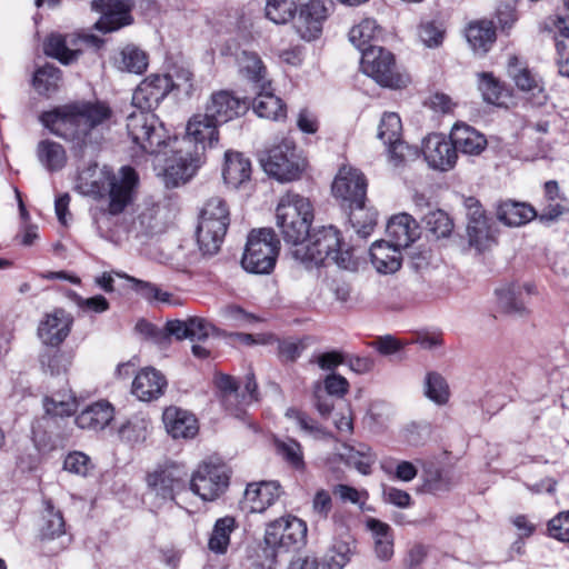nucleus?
Returning a JSON list of instances; mask_svg holds the SVG:
<instances>
[{"instance_id": "1", "label": "nucleus", "mask_w": 569, "mask_h": 569, "mask_svg": "<svg viewBox=\"0 0 569 569\" xmlns=\"http://www.w3.org/2000/svg\"><path fill=\"white\" fill-rule=\"evenodd\" d=\"M113 111L103 101H77L43 112L42 124L78 144L98 143L112 124Z\"/></svg>"}, {"instance_id": "2", "label": "nucleus", "mask_w": 569, "mask_h": 569, "mask_svg": "<svg viewBox=\"0 0 569 569\" xmlns=\"http://www.w3.org/2000/svg\"><path fill=\"white\" fill-rule=\"evenodd\" d=\"M138 178L134 170L130 167H123L119 174L102 170L101 178L91 183L89 193L96 197L109 196L108 210L99 209L92 212L93 222L99 234L107 238L111 216L121 213L133 199V190Z\"/></svg>"}, {"instance_id": "3", "label": "nucleus", "mask_w": 569, "mask_h": 569, "mask_svg": "<svg viewBox=\"0 0 569 569\" xmlns=\"http://www.w3.org/2000/svg\"><path fill=\"white\" fill-rule=\"evenodd\" d=\"M292 257L307 269L319 267L328 261L342 269L355 267L350 250L341 249L339 230L333 226L313 229L291 250Z\"/></svg>"}, {"instance_id": "4", "label": "nucleus", "mask_w": 569, "mask_h": 569, "mask_svg": "<svg viewBox=\"0 0 569 569\" xmlns=\"http://www.w3.org/2000/svg\"><path fill=\"white\" fill-rule=\"evenodd\" d=\"M307 538V525L295 516H284L271 521L266 529L263 546L257 551L253 561L256 569H273L281 551L301 548Z\"/></svg>"}, {"instance_id": "5", "label": "nucleus", "mask_w": 569, "mask_h": 569, "mask_svg": "<svg viewBox=\"0 0 569 569\" xmlns=\"http://www.w3.org/2000/svg\"><path fill=\"white\" fill-rule=\"evenodd\" d=\"M276 218L277 227L284 242L296 248L310 231L313 208L308 198L295 192H287L280 198Z\"/></svg>"}, {"instance_id": "6", "label": "nucleus", "mask_w": 569, "mask_h": 569, "mask_svg": "<svg viewBox=\"0 0 569 569\" xmlns=\"http://www.w3.org/2000/svg\"><path fill=\"white\" fill-rule=\"evenodd\" d=\"M230 212L220 197L210 198L203 206L197 228V242L203 256L216 254L227 233Z\"/></svg>"}, {"instance_id": "7", "label": "nucleus", "mask_w": 569, "mask_h": 569, "mask_svg": "<svg viewBox=\"0 0 569 569\" xmlns=\"http://www.w3.org/2000/svg\"><path fill=\"white\" fill-rule=\"evenodd\" d=\"M279 253V240L270 228L253 229L247 239L241 259L243 269L251 273H270Z\"/></svg>"}, {"instance_id": "8", "label": "nucleus", "mask_w": 569, "mask_h": 569, "mask_svg": "<svg viewBox=\"0 0 569 569\" xmlns=\"http://www.w3.org/2000/svg\"><path fill=\"white\" fill-rule=\"evenodd\" d=\"M127 130L132 142L144 153L159 154L170 141L163 123L153 112H131L127 117Z\"/></svg>"}, {"instance_id": "9", "label": "nucleus", "mask_w": 569, "mask_h": 569, "mask_svg": "<svg viewBox=\"0 0 569 569\" xmlns=\"http://www.w3.org/2000/svg\"><path fill=\"white\" fill-rule=\"evenodd\" d=\"M360 66L365 74L382 87L399 89L409 82V78L398 71L393 54L382 47L368 46Z\"/></svg>"}, {"instance_id": "10", "label": "nucleus", "mask_w": 569, "mask_h": 569, "mask_svg": "<svg viewBox=\"0 0 569 569\" xmlns=\"http://www.w3.org/2000/svg\"><path fill=\"white\" fill-rule=\"evenodd\" d=\"M263 170L279 181H292L300 177L302 162L291 141H283L269 149L260 158Z\"/></svg>"}, {"instance_id": "11", "label": "nucleus", "mask_w": 569, "mask_h": 569, "mask_svg": "<svg viewBox=\"0 0 569 569\" xmlns=\"http://www.w3.org/2000/svg\"><path fill=\"white\" fill-rule=\"evenodd\" d=\"M187 473L177 466H168L148 473V497L154 508L173 501L176 495L186 488Z\"/></svg>"}, {"instance_id": "12", "label": "nucleus", "mask_w": 569, "mask_h": 569, "mask_svg": "<svg viewBox=\"0 0 569 569\" xmlns=\"http://www.w3.org/2000/svg\"><path fill=\"white\" fill-rule=\"evenodd\" d=\"M467 217V237L469 246L482 252L497 243V229L475 197L463 200Z\"/></svg>"}, {"instance_id": "13", "label": "nucleus", "mask_w": 569, "mask_h": 569, "mask_svg": "<svg viewBox=\"0 0 569 569\" xmlns=\"http://www.w3.org/2000/svg\"><path fill=\"white\" fill-rule=\"evenodd\" d=\"M229 472L224 465L203 461L192 472L190 489L204 501L219 498L229 486Z\"/></svg>"}, {"instance_id": "14", "label": "nucleus", "mask_w": 569, "mask_h": 569, "mask_svg": "<svg viewBox=\"0 0 569 569\" xmlns=\"http://www.w3.org/2000/svg\"><path fill=\"white\" fill-rule=\"evenodd\" d=\"M171 90L172 79L168 74H150L133 91L132 106L152 112Z\"/></svg>"}, {"instance_id": "15", "label": "nucleus", "mask_w": 569, "mask_h": 569, "mask_svg": "<svg viewBox=\"0 0 569 569\" xmlns=\"http://www.w3.org/2000/svg\"><path fill=\"white\" fill-rule=\"evenodd\" d=\"M333 196L349 208L363 204L367 192V180L361 171L351 167H342L332 183Z\"/></svg>"}, {"instance_id": "16", "label": "nucleus", "mask_w": 569, "mask_h": 569, "mask_svg": "<svg viewBox=\"0 0 569 569\" xmlns=\"http://www.w3.org/2000/svg\"><path fill=\"white\" fill-rule=\"evenodd\" d=\"M91 9L101 14L94 28L102 32L117 31L132 22L131 0H93Z\"/></svg>"}, {"instance_id": "17", "label": "nucleus", "mask_w": 569, "mask_h": 569, "mask_svg": "<svg viewBox=\"0 0 569 569\" xmlns=\"http://www.w3.org/2000/svg\"><path fill=\"white\" fill-rule=\"evenodd\" d=\"M248 108L246 99H240L231 91L220 90L211 94L204 114L219 126L246 113Z\"/></svg>"}, {"instance_id": "18", "label": "nucleus", "mask_w": 569, "mask_h": 569, "mask_svg": "<svg viewBox=\"0 0 569 569\" xmlns=\"http://www.w3.org/2000/svg\"><path fill=\"white\" fill-rule=\"evenodd\" d=\"M326 19L327 8L323 2L321 0H310L301 6L293 26L301 39L311 41L321 34Z\"/></svg>"}, {"instance_id": "19", "label": "nucleus", "mask_w": 569, "mask_h": 569, "mask_svg": "<svg viewBox=\"0 0 569 569\" xmlns=\"http://www.w3.org/2000/svg\"><path fill=\"white\" fill-rule=\"evenodd\" d=\"M199 157L189 151L178 150L163 168V181L168 188H176L189 181L199 168Z\"/></svg>"}, {"instance_id": "20", "label": "nucleus", "mask_w": 569, "mask_h": 569, "mask_svg": "<svg viewBox=\"0 0 569 569\" xmlns=\"http://www.w3.org/2000/svg\"><path fill=\"white\" fill-rule=\"evenodd\" d=\"M422 152L428 164L442 171L453 167L457 160L456 149L451 139L433 133L423 140Z\"/></svg>"}, {"instance_id": "21", "label": "nucleus", "mask_w": 569, "mask_h": 569, "mask_svg": "<svg viewBox=\"0 0 569 569\" xmlns=\"http://www.w3.org/2000/svg\"><path fill=\"white\" fill-rule=\"evenodd\" d=\"M281 496L280 485L276 481L249 483L246 488L242 509L248 512H263Z\"/></svg>"}, {"instance_id": "22", "label": "nucleus", "mask_w": 569, "mask_h": 569, "mask_svg": "<svg viewBox=\"0 0 569 569\" xmlns=\"http://www.w3.org/2000/svg\"><path fill=\"white\" fill-rule=\"evenodd\" d=\"M94 36H61L51 34L44 42V53L59 60L61 63L68 64L74 61L81 52L77 47L78 42H93Z\"/></svg>"}, {"instance_id": "23", "label": "nucleus", "mask_w": 569, "mask_h": 569, "mask_svg": "<svg viewBox=\"0 0 569 569\" xmlns=\"http://www.w3.org/2000/svg\"><path fill=\"white\" fill-rule=\"evenodd\" d=\"M217 127L218 124L207 114H196L188 121L183 141L193 142L194 153L198 156L199 146L204 150L207 147H213L218 143Z\"/></svg>"}, {"instance_id": "24", "label": "nucleus", "mask_w": 569, "mask_h": 569, "mask_svg": "<svg viewBox=\"0 0 569 569\" xmlns=\"http://www.w3.org/2000/svg\"><path fill=\"white\" fill-rule=\"evenodd\" d=\"M536 217H538L537 210L528 202L506 199L496 204L497 220L510 228L526 226Z\"/></svg>"}, {"instance_id": "25", "label": "nucleus", "mask_w": 569, "mask_h": 569, "mask_svg": "<svg viewBox=\"0 0 569 569\" xmlns=\"http://www.w3.org/2000/svg\"><path fill=\"white\" fill-rule=\"evenodd\" d=\"M71 323L70 315L62 309H57L40 322L39 338L47 346L57 347L68 337Z\"/></svg>"}, {"instance_id": "26", "label": "nucleus", "mask_w": 569, "mask_h": 569, "mask_svg": "<svg viewBox=\"0 0 569 569\" xmlns=\"http://www.w3.org/2000/svg\"><path fill=\"white\" fill-rule=\"evenodd\" d=\"M162 420L167 432L173 439H190L199 431L196 417L191 412L177 407L167 408L162 415Z\"/></svg>"}, {"instance_id": "27", "label": "nucleus", "mask_w": 569, "mask_h": 569, "mask_svg": "<svg viewBox=\"0 0 569 569\" xmlns=\"http://www.w3.org/2000/svg\"><path fill=\"white\" fill-rule=\"evenodd\" d=\"M387 233L389 237L388 241L403 249L419 238V224L410 214L406 212L399 213L391 217L388 221Z\"/></svg>"}, {"instance_id": "28", "label": "nucleus", "mask_w": 569, "mask_h": 569, "mask_svg": "<svg viewBox=\"0 0 569 569\" xmlns=\"http://www.w3.org/2000/svg\"><path fill=\"white\" fill-rule=\"evenodd\" d=\"M239 73L252 84V88H268L271 80L268 70L257 52L243 50L237 56Z\"/></svg>"}, {"instance_id": "29", "label": "nucleus", "mask_w": 569, "mask_h": 569, "mask_svg": "<svg viewBox=\"0 0 569 569\" xmlns=\"http://www.w3.org/2000/svg\"><path fill=\"white\" fill-rule=\"evenodd\" d=\"M166 378L153 368L142 369L132 382V392L141 401H152L163 395Z\"/></svg>"}, {"instance_id": "30", "label": "nucleus", "mask_w": 569, "mask_h": 569, "mask_svg": "<svg viewBox=\"0 0 569 569\" xmlns=\"http://www.w3.org/2000/svg\"><path fill=\"white\" fill-rule=\"evenodd\" d=\"M456 153L477 156L485 150L487 140L483 134L466 123H457L450 132Z\"/></svg>"}, {"instance_id": "31", "label": "nucleus", "mask_w": 569, "mask_h": 569, "mask_svg": "<svg viewBox=\"0 0 569 569\" xmlns=\"http://www.w3.org/2000/svg\"><path fill=\"white\" fill-rule=\"evenodd\" d=\"M390 241H377L370 248V258L373 267L380 273H393L401 267L400 250Z\"/></svg>"}, {"instance_id": "32", "label": "nucleus", "mask_w": 569, "mask_h": 569, "mask_svg": "<svg viewBox=\"0 0 569 569\" xmlns=\"http://www.w3.org/2000/svg\"><path fill=\"white\" fill-rule=\"evenodd\" d=\"M257 96L252 100V109L260 118L280 120L286 117V106L282 100L273 93L272 83L268 88L253 89Z\"/></svg>"}, {"instance_id": "33", "label": "nucleus", "mask_w": 569, "mask_h": 569, "mask_svg": "<svg viewBox=\"0 0 569 569\" xmlns=\"http://www.w3.org/2000/svg\"><path fill=\"white\" fill-rule=\"evenodd\" d=\"M223 180L232 188H239L250 180L251 162L240 152L227 151L222 170Z\"/></svg>"}, {"instance_id": "34", "label": "nucleus", "mask_w": 569, "mask_h": 569, "mask_svg": "<svg viewBox=\"0 0 569 569\" xmlns=\"http://www.w3.org/2000/svg\"><path fill=\"white\" fill-rule=\"evenodd\" d=\"M356 551V540L350 535L333 540L321 559L322 569H343Z\"/></svg>"}, {"instance_id": "35", "label": "nucleus", "mask_w": 569, "mask_h": 569, "mask_svg": "<svg viewBox=\"0 0 569 569\" xmlns=\"http://www.w3.org/2000/svg\"><path fill=\"white\" fill-rule=\"evenodd\" d=\"M113 419V408L107 401H98L83 409L77 417L76 423L81 429L102 430Z\"/></svg>"}, {"instance_id": "36", "label": "nucleus", "mask_w": 569, "mask_h": 569, "mask_svg": "<svg viewBox=\"0 0 569 569\" xmlns=\"http://www.w3.org/2000/svg\"><path fill=\"white\" fill-rule=\"evenodd\" d=\"M66 533L62 512L56 509L51 500L43 501V511L39 521V537L42 541L54 540Z\"/></svg>"}, {"instance_id": "37", "label": "nucleus", "mask_w": 569, "mask_h": 569, "mask_svg": "<svg viewBox=\"0 0 569 569\" xmlns=\"http://www.w3.org/2000/svg\"><path fill=\"white\" fill-rule=\"evenodd\" d=\"M466 39L475 52L485 54L496 41V28L488 20L473 21L466 29Z\"/></svg>"}, {"instance_id": "38", "label": "nucleus", "mask_w": 569, "mask_h": 569, "mask_svg": "<svg viewBox=\"0 0 569 569\" xmlns=\"http://www.w3.org/2000/svg\"><path fill=\"white\" fill-rule=\"evenodd\" d=\"M236 528V519L231 516L217 519L208 542L209 549L214 553H226L230 545V535Z\"/></svg>"}, {"instance_id": "39", "label": "nucleus", "mask_w": 569, "mask_h": 569, "mask_svg": "<svg viewBox=\"0 0 569 569\" xmlns=\"http://www.w3.org/2000/svg\"><path fill=\"white\" fill-rule=\"evenodd\" d=\"M382 29L375 19L365 18L360 23L353 26L349 31L350 42L361 52L368 49L371 41L380 39Z\"/></svg>"}, {"instance_id": "40", "label": "nucleus", "mask_w": 569, "mask_h": 569, "mask_svg": "<svg viewBox=\"0 0 569 569\" xmlns=\"http://www.w3.org/2000/svg\"><path fill=\"white\" fill-rule=\"evenodd\" d=\"M499 308L508 315L522 316L526 313V302L522 300V291L516 286H506L496 290Z\"/></svg>"}, {"instance_id": "41", "label": "nucleus", "mask_w": 569, "mask_h": 569, "mask_svg": "<svg viewBox=\"0 0 569 569\" xmlns=\"http://www.w3.org/2000/svg\"><path fill=\"white\" fill-rule=\"evenodd\" d=\"M378 213L365 203L350 208L349 221L356 232L363 239L371 234L377 223Z\"/></svg>"}, {"instance_id": "42", "label": "nucleus", "mask_w": 569, "mask_h": 569, "mask_svg": "<svg viewBox=\"0 0 569 569\" xmlns=\"http://www.w3.org/2000/svg\"><path fill=\"white\" fill-rule=\"evenodd\" d=\"M39 161L50 171L61 169L67 160L63 147L54 141L43 140L38 144Z\"/></svg>"}, {"instance_id": "43", "label": "nucleus", "mask_w": 569, "mask_h": 569, "mask_svg": "<svg viewBox=\"0 0 569 569\" xmlns=\"http://www.w3.org/2000/svg\"><path fill=\"white\" fill-rule=\"evenodd\" d=\"M60 79L61 72L59 68L47 63L34 71L32 86L38 93L49 94L58 89Z\"/></svg>"}, {"instance_id": "44", "label": "nucleus", "mask_w": 569, "mask_h": 569, "mask_svg": "<svg viewBox=\"0 0 569 569\" xmlns=\"http://www.w3.org/2000/svg\"><path fill=\"white\" fill-rule=\"evenodd\" d=\"M425 395L437 405H445L450 397L446 379L438 372H429L425 379Z\"/></svg>"}, {"instance_id": "45", "label": "nucleus", "mask_w": 569, "mask_h": 569, "mask_svg": "<svg viewBox=\"0 0 569 569\" xmlns=\"http://www.w3.org/2000/svg\"><path fill=\"white\" fill-rule=\"evenodd\" d=\"M41 368L52 377L66 373L71 365V358L59 350H48L40 356Z\"/></svg>"}, {"instance_id": "46", "label": "nucleus", "mask_w": 569, "mask_h": 569, "mask_svg": "<svg viewBox=\"0 0 569 569\" xmlns=\"http://www.w3.org/2000/svg\"><path fill=\"white\" fill-rule=\"evenodd\" d=\"M297 11L293 0H267L266 16L277 24H283L292 20Z\"/></svg>"}, {"instance_id": "47", "label": "nucleus", "mask_w": 569, "mask_h": 569, "mask_svg": "<svg viewBox=\"0 0 569 569\" xmlns=\"http://www.w3.org/2000/svg\"><path fill=\"white\" fill-rule=\"evenodd\" d=\"M422 219L426 222L427 229L436 237V238H445L448 237L453 228V223L449 216L440 210H430L426 214L422 216Z\"/></svg>"}, {"instance_id": "48", "label": "nucleus", "mask_w": 569, "mask_h": 569, "mask_svg": "<svg viewBox=\"0 0 569 569\" xmlns=\"http://www.w3.org/2000/svg\"><path fill=\"white\" fill-rule=\"evenodd\" d=\"M150 427V421L143 417H133L119 429L121 439L138 443L146 440Z\"/></svg>"}, {"instance_id": "49", "label": "nucleus", "mask_w": 569, "mask_h": 569, "mask_svg": "<svg viewBox=\"0 0 569 569\" xmlns=\"http://www.w3.org/2000/svg\"><path fill=\"white\" fill-rule=\"evenodd\" d=\"M401 130L400 117L395 112H386L380 120L377 137L383 144L395 142L401 137Z\"/></svg>"}, {"instance_id": "50", "label": "nucleus", "mask_w": 569, "mask_h": 569, "mask_svg": "<svg viewBox=\"0 0 569 569\" xmlns=\"http://www.w3.org/2000/svg\"><path fill=\"white\" fill-rule=\"evenodd\" d=\"M341 460L348 466L357 469L362 475H369L371 472V466L375 462V458L370 452L356 450L351 447H345L343 451L339 453Z\"/></svg>"}, {"instance_id": "51", "label": "nucleus", "mask_w": 569, "mask_h": 569, "mask_svg": "<svg viewBox=\"0 0 569 569\" xmlns=\"http://www.w3.org/2000/svg\"><path fill=\"white\" fill-rule=\"evenodd\" d=\"M277 451L282 459L297 470L305 469L303 452L300 443L293 439L277 441Z\"/></svg>"}, {"instance_id": "52", "label": "nucleus", "mask_w": 569, "mask_h": 569, "mask_svg": "<svg viewBox=\"0 0 569 569\" xmlns=\"http://www.w3.org/2000/svg\"><path fill=\"white\" fill-rule=\"evenodd\" d=\"M157 227V209L154 206L142 210L137 218H134L128 228L129 233L136 237L148 236L154 231Z\"/></svg>"}, {"instance_id": "53", "label": "nucleus", "mask_w": 569, "mask_h": 569, "mask_svg": "<svg viewBox=\"0 0 569 569\" xmlns=\"http://www.w3.org/2000/svg\"><path fill=\"white\" fill-rule=\"evenodd\" d=\"M121 62L127 71L142 73L148 67V57L144 51L127 46L121 51Z\"/></svg>"}, {"instance_id": "54", "label": "nucleus", "mask_w": 569, "mask_h": 569, "mask_svg": "<svg viewBox=\"0 0 569 569\" xmlns=\"http://www.w3.org/2000/svg\"><path fill=\"white\" fill-rule=\"evenodd\" d=\"M286 417L295 420L301 430L308 432L309 435L316 438H323L328 435L325 431V429L320 425H318L312 418H310L305 412H301L296 408H289L286 411Z\"/></svg>"}, {"instance_id": "55", "label": "nucleus", "mask_w": 569, "mask_h": 569, "mask_svg": "<svg viewBox=\"0 0 569 569\" xmlns=\"http://www.w3.org/2000/svg\"><path fill=\"white\" fill-rule=\"evenodd\" d=\"M63 468L71 473L86 477L93 465L89 456L81 451H73L64 458Z\"/></svg>"}, {"instance_id": "56", "label": "nucleus", "mask_w": 569, "mask_h": 569, "mask_svg": "<svg viewBox=\"0 0 569 569\" xmlns=\"http://www.w3.org/2000/svg\"><path fill=\"white\" fill-rule=\"evenodd\" d=\"M478 87L486 102L497 103L499 101L502 93V86L491 73H480Z\"/></svg>"}, {"instance_id": "57", "label": "nucleus", "mask_w": 569, "mask_h": 569, "mask_svg": "<svg viewBox=\"0 0 569 569\" xmlns=\"http://www.w3.org/2000/svg\"><path fill=\"white\" fill-rule=\"evenodd\" d=\"M217 387L222 395V401L227 409L232 410L239 398L237 381L230 377L222 375L217 379Z\"/></svg>"}, {"instance_id": "58", "label": "nucleus", "mask_w": 569, "mask_h": 569, "mask_svg": "<svg viewBox=\"0 0 569 569\" xmlns=\"http://www.w3.org/2000/svg\"><path fill=\"white\" fill-rule=\"evenodd\" d=\"M129 280L133 283L134 290L144 299L152 301H161L169 302L170 293L167 291H162L156 284L142 280H138L136 278H129Z\"/></svg>"}, {"instance_id": "59", "label": "nucleus", "mask_w": 569, "mask_h": 569, "mask_svg": "<svg viewBox=\"0 0 569 569\" xmlns=\"http://www.w3.org/2000/svg\"><path fill=\"white\" fill-rule=\"evenodd\" d=\"M312 515L318 520H326L332 509V498L328 490L319 489L312 498Z\"/></svg>"}, {"instance_id": "60", "label": "nucleus", "mask_w": 569, "mask_h": 569, "mask_svg": "<svg viewBox=\"0 0 569 569\" xmlns=\"http://www.w3.org/2000/svg\"><path fill=\"white\" fill-rule=\"evenodd\" d=\"M386 146L388 147L389 158L395 166L417 156V150L409 147L401 138L395 140V142L386 143Z\"/></svg>"}, {"instance_id": "61", "label": "nucleus", "mask_w": 569, "mask_h": 569, "mask_svg": "<svg viewBox=\"0 0 569 569\" xmlns=\"http://www.w3.org/2000/svg\"><path fill=\"white\" fill-rule=\"evenodd\" d=\"M549 535L563 542H569V511L559 513L548 522Z\"/></svg>"}, {"instance_id": "62", "label": "nucleus", "mask_w": 569, "mask_h": 569, "mask_svg": "<svg viewBox=\"0 0 569 569\" xmlns=\"http://www.w3.org/2000/svg\"><path fill=\"white\" fill-rule=\"evenodd\" d=\"M214 326L200 317H190L189 318V339L190 340H204L207 339L213 331Z\"/></svg>"}, {"instance_id": "63", "label": "nucleus", "mask_w": 569, "mask_h": 569, "mask_svg": "<svg viewBox=\"0 0 569 569\" xmlns=\"http://www.w3.org/2000/svg\"><path fill=\"white\" fill-rule=\"evenodd\" d=\"M382 497L385 502L398 508H408L412 501L411 496L407 491L391 486H383Z\"/></svg>"}, {"instance_id": "64", "label": "nucleus", "mask_w": 569, "mask_h": 569, "mask_svg": "<svg viewBox=\"0 0 569 569\" xmlns=\"http://www.w3.org/2000/svg\"><path fill=\"white\" fill-rule=\"evenodd\" d=\"M172 79V90L177 89L183 91L186 94H191L193 91V74L189 69L179 68L174 70L173 74H168Z\"/></svg>"}]
</instances>
